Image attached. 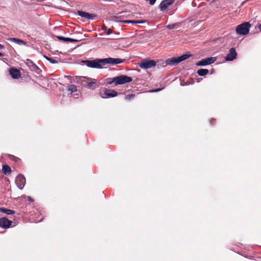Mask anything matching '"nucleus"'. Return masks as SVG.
Segmentation results:
<instances>
[{
	"label": "nucleus",
	"instance_id": "obj_7",
	"mask_svg": "<svg viewBox=\"0 0 261 261\" xmlns=\"http://www.w3.org/2000/svg\"><path fill=\"white\" fill-rule=\"evenodd\" d=\"M216 60V58L215 57H209L207 58L203 59L196 63L197 66H203L211 64L214 63Z\"/></svg>",
	"mask_w": 261,
	"mask_h": 261
},
{
	"label": "nucleus",
	"instance_id": "obj_28",
	"mask_svg": "<svg viewBox=\"0 0 261 261\" xmlns=\"http://www.w3.org/2000/svg\"><path fill=\"white\" fill-rule=\"evenodd\" d=\"M115 79V77H114L113 78H112V79H109V81L108 82V84H111L113 83H115V85L116 86V81H114Z\"/></svg>",
	"mask_w": 261,
	"mask_h": 261
},
{
	"label": "nucleus",
	"instance_id": "obj_29",
	"mask_svg": "<svg viewBox=\"0 0 261 261\" xmlns=\"http://www.w3.org/2000/svg\"><path fill=\"white\" fill-rule=\"evenodd\" d=\"M113 32V30L112 29H107L106 31V33L107 35H110Z\"/></svg>",
	"mask_w": 261,
	"mask_h": 261
},
{
	"label": "nucleus",
	"instance_id": "obj_22",
	"mask_svg": "<svg viewBox=\"0 0 261 261\" xmlns=\"http://www.w3.org/2000/svg\"><path fill=\"white\" fill-rule=\"evenodd\" d=\"M68 90L71 93L75 92L77 91L76 86L74 85H70L68 86Z\"/></svg>",
	"mask_w": 261,
	"mask_h": 261
},
{
	"label": "nucleus",
	"instance_id": "obj_6",
	"mask_svg": "<svg viewBox=\"0 0 261 261\" xmlns=\"http://www.w3.org/2000/svg\"><path fill=\"white\" fill-rule=\"evenodd\" d=\"M101 62H103V65H105V64L116 65L123 63L125 61V59L120 58H108L101 59Z\"/></svg>",
	"mask_w": 261,
	"mask_h": 261
},
{
	"label": "nucleus",
	"instance_id": "obj_21",
	"mask_svg": "<svg viewBox=\"0 0 261 261\" xmlns=\"http://www.w3.org/2000/svg\"><path fill=\"white\" fill-rule=\"evenodd\" d=\"M209 72L208 70L206 69H200L197 70V73L200 76H204Z\"/></svg>",
	"mask_w": 261,
	"mask_h": 261
},
{
	"label": "nucleus",
	"instance_id": "obj_34",
	"mask_svg": "<svg viewBox=\"0 0 261 261\" xmlns=\"http://www.w3.org/2000/svg\"><path fill=\"white\" fill-rule=\"evenodd\" d=\"M258 28H259V29L260 30V31H261V24H260L258 25Z\"/></svg>",
	"mask_w": 261,
	"mask_h": 261
},
{
	"label": "nucleus",
	"instance_id": "obj_25",
	"mask_svg": "<svg viewBox=\"0 0 261 261\" xmlns=\"http://www.w3.org/2000/svg\"><path fill=\"white\" fill-rule=\"evenodd\" d=\"M135 96L134 94H127L125 96V98L126 100H130L132 98H133Z\"/></svg>",
	"mask_w": 261,
	"mask_h": 261
},
{
	"label": "nucleus",
	"instance_id": "obj_15",
	"mask_svg": "<svg viewBox=\"0 0 261 261\" xmlns=\"http://www.w3.org/2000/svg\"><path fill=\"white\" fill-rule=\"evenodd\" d=\"M25 64L31 68L32 70L38 72V70H40V69L38 66L34 63V62L30 59H27L25 61Z\"/></svg>",
	"mask_w": 261,
	"mask_h": 261
},
{
	"label": "nucleus",
	"instance_id": "obj_33",
	"mask_svg": "<svg viewBox=\"0 0 261 261\" xmlns=\"http://www.w3.org/2000/svg\"><path fill=\"white\" fill-rule=\"evenodd\" d=\"M5 47L3 45L0 44V49H4Z\"/></svg>",
	"mask_w": 261,
	"mask_h": 261
},
{
	"label": "nucleus",
	"instance_id": "obj_4",
	"mask_svg": "<svg viewBox=\"0 0 261 261\" xmlns=\"http://www.w3.org/2000/svg\"><path fill=\"white\" fill-rule=\"evenodd\" d=\"M156 62L153 60L145 59L141 61L139 64V67L142 69H148L155 66Z\"/></svg>",
	"mask_w": 261,
	"mask_h": 261
},
{
	"label": "nucleus",
	"instance_id": "obj_3",
	"mask_svg": "<svg viewBox=\"0 0 261 261\" xmlns=\"http://www.w3.org/2000/svg\"><path fill=\"white\" fill-rule=\"evenodd\" d=\"M101 59H99L94 60H84L82 61V63L90 68H102L103 65V62H101Z\"/></svg>",
	"mask_w": 261,
	"mask_h": 261
},
{
	"label": "nucleus",
	"instance_id": "obj_24",
	"mask_svg": "<svg viewBox=\"0 0 261 261\" xmlns=\"http://www.w3.org/2000/svg\"><path fill=\"white\" fill-rule=\"evenodd\" d=\"M190 55L184 54L181 56L178 57V62H181L188 59L189 57H190Z\"/></svg>",
	"mask_w": 261,
	"mask_h": 261
},
{
	"label": "nucleus",
	"instance_id": "obj_13",
	"mask_svg": "<svg viewBox=\"0 0 261 261\" xmlns=\"http://www.w3.org/2000/svg\"><path fill=\"white\" fill-rule=\"evenodd\" d=\"M9 73L11 77L14 79H18L21 76L19 70L15 68H11L9 69Z\"/></svg>",
	"mask_w": 261,
	"mask_h": 261
},
{
	"label": "nucleus",
	"instance_id": "obj_8",
	"mask_svg": "<svg viewBox=\"0 0 261 261\" xmlns=\"http://www.w3.org/2000/svg\"><path fill=\"white\" fill-rule=\"evenodd\" d=\"M174 2L175 0H163L161 2L159 8L161 11H164L171 6Z\"/></svg>",
	"mask_w": 261,
	"mask_h": 261
},
{
	"label": "nucleus",
	"instance_id": "obj_12",
	"mask_svg": "<svg viewBox=\"0 0 261 261\" xmlns=\"http://www.w3.org/2000/svg\"><path fill=\"white\" fill-rule=\"evenodd\" d=\"M77 14L83 18H85L87 19H93L95 17L96 15L93 14H90L83 11H77Z\"/></svg>",
	"mask_w": 261,
	"mask_h": 261
},
{
	"label": "nucleus",
	"instance_id": "obj_9",
	"mask_svg": "<svg viewBox=\"0 0 261 261\" xmlns=\"http://www.w3.org/2000/svg\"><path fill=\"white\" fill-rule=\"evenodd\" d=\"M15 182L18 188L20 189H22L25 183V178L22 175H18L15 179Z\"/></svg>",
	"mask_w": 261,
	"mask_h": 261
},
{
	"label": "nucleus",
	"instance_id": "obj_31",
	"mask_svg": "<svg viewBox=\"0 0 261 261\" xmlns=\"http://www.w3.org/2000/svg\"><path fill=\"white\" fill-rule=\"evenodd\" d=\"M215 122H216V120H215V119H214V118H212V119L211 120V123L212 124H213H213H214V123H215Z\"/></svg>",
	"mask_w": 261,
	"mask_h": 261
},
{
	"label": "nucleus",
	"instance_id": "obj_18",
	"mask_svg": "<svg viewBox=\"0 0 261 261\" xmlns=\"http://www.w3.org/2000/svg\"><path fill=\"white\" fill-rule=\"evenodd\" d=\"M57 37L59 40L63 41L64 42H77L79 41V40L76 39L70 38H65L62 36H57Z\"/></svg>",
	"mask_w": 261,
	"mask_h": 261
},
{
	"label": "nucleus",
	"instance_id": "obj_35",
	"mask_svg": "<svg viewBox=\"0 0 261 261\" xmlns=\"http://www.w3.org/2000/svg\"><path fill=\"white\" fill-rule=\"evenodd\" d=\"M4 55L1 53H0V57H3Z\"/></svg>",
	"mask_w": 261,
	"mask_h": 261
},
{
	"label": "nucleus",
	"instance_id": "obj_23",
	"mask_svg": "<svg viewBox=\"0 0 261 261\" xmlns=\"http://www.w3.org/2000/svg\"><path fill=\"white\" fill-rule=\"evenodd\" d=\"M120 22L125 23H142L143 21H136L133 20H126L120 21Z\"/></svg>",
	"mask_w": 261,
	"mask_h": 261
},
{
	"label": "nucleus",
	"instance_id": "obj_17",
	"mask_svg": "<svg viewBox=\"0 0 261 261\" xmlns=\"http://www.w3.org/2000/svg\"><path fill=\"white\" fill-rule=\"evenodd\" d=\"M8 40L11 42H14L19 45H26V42L16 38H9L8 39Z\"/></svg>",
	"mask_w": 261,
	"mask_h": 261
},
{
	"label": "nucleus",
	"instance_id": "obj_27",
	"mask_svg": "<svg viewBox=\"0 0 261 261\" xmlns=\"http://www.w3.org/2000/svg\"><path fill=\"white\" fill-rule=\"evenodd\" d=\"M46 59L49 61L51 63H57V61L54 59H53L51 58H48V57H45Z\"/></svg>",
	"mask_w": 261,
	"mask_h": 261
},
{
	"label": "nucleus",
	"instance_id": "obj_10",
	"mask_svg": "<svg viewBox=\"0 0 261 261\" xmlns=\"http://www.w3.org/2000/svg\"><path fill=\"white\" fill-rule=\"evenodd\" d=\"M12 222L6 217L0 218V227L3 228H8L10 227Z\"/></svg>",
	"mask_w": 261,
	"mask_h": 261
},
{
	"label": "nucleus",
	"instance_id": "obj_14",
	"mask_svg": "<svg viewBox=\"0 0 261 261\" xmlns=\"http://www.w3.org/2000/svg\"><path fill=\"white\" fill-rule=\"evenodd\" d=\"M104 95H105L103 98L113 97L118 95V93L114 90L106 89L104 91Z\"/></svg>",
	"mask_w": 261,
	"mask_h": 261
},
{
	"label": "nucleus",
	"instance_id": "obj_1",
	"mask_svg": "<svg viewBox=\"0 0 261 261\" xmlns=\"http://www.w3.org/2000/svg\"><path fill=\"white\" fill-rule=\"evenodd\" d=\"M79 82H81L83 87H87L92 90L95 89L99 86L96 80L91 78L83 77L79 79Z\"/></svg>",
	"mask_w": 261,
	"mask_h": 261
},
{
	"label": "nucleus",
	"instance_id": "obj_30",
	"mask_svg": "<svg viewBox=\"0 0 261 261\" xmlns=\"http://www.w3.org/2000/svg\"><path fill=\"white\" fill-rule=\"evenodd\" d=\"M174 24H170L167 26V28L169 29H172L174 28Z\"/></svg>",
	"mask_w": 261,
	"mask_h": 261
},
{
	"label": "nucleus",
	"instance_id": "obj_26",
	"mask_svg": "<svg viewBox=\"0 0 261 261\" xmlns=\"http://www.w3.org/2000/svg\"><path fill=\"white\" fill-rule=\"evenodd\" d=\"M10 159L14 161L15 162H18V161L20 160V159L18 158H17L13 155H10Z\"/></svg>",
	"mask_w": 261,
	"mask_h": 261
},
{
	"label": "nucleus",
	"instance_id": "obj_5",
	"mask_svg": "<svg viewBox=\"0 0 261 261\" xmlns=\"http://www.w3.org/2000/svg\"><path fill=\"white\" fill-rule=\"evenodd\" d=\"M132 81L133 79L131 77L126 75H121L116 76L114 81H116V86H117L131 82Z\"/></svg>",
	"mask_w": 261,
	"mask_h": 261
},
{
	"label": "nucleus",
	"instance_id": "obj_16",
	"mask_svg": "<svg viewBox=\"0 0 261 261\" xmlns=\"http://www.w3.org/2000/svg\"><path fill=\"white\" fill-rule=\"evenodd\" d=\"M166 64L170 65H177L178 63L180 62H178V57H173L171 58H169L166 60Z\"/></svg>",
	"mask_w": 261,
	"mask_h": 261
},
{
	"label": "nucleus",
	"instance_id": "obj_2",
	"mask_svg": "<svg viewBox=\"0 0 261 261\" xmlns=\"http://www.w3.org/2000/svg\"><path fill=\"white\" fill-rule=\"evenodd\" d=\"M251 24L249 22H245L239 24L236 28V31L239 35H245L249 33Z\"/></svg>",
	"mask_w": 261,
	"mask_h": 261
},
{
	"label": "nucleus",
	"instance_id": "obj_11",
	"mask_svg": "<svg viewBox=\"0 0 261 261\" xmlns=\"http://www.w3.org/2000/svg\"><path fill=\"white\" fill-rule=\"evenodd\" d=\"M237 56V53L236 49L233 47L231 48L229 50V54L227 55L225 58V60L227 61H231L236 59Z\"/></svg>",
	"mask_w": 261,
	"mask_h": 261
},
{
	"label": "nucleus",
	"instance_id": "obj_20",
	"mask_svg": "<svg viewBox=\"0 0 261 261\" xmlns=\"http://www.w3.org/2000/svg\"><path fill=\"white\" fill-rule=\"evenodd\" d=\"M0 212L7 215H12L15 213V211L5 207H0Z\"/></svg>",
	"mask_w": 261,
	"mask_h": 261
},
{
	"label": "nucleus",
	"instance_id": "obj_32",
	"mask_svg": "<svg viewBox=\"0 0 261 261\" xmlns=\"http://www.w3.org/2000/svg\"><path fill=\"white\" fill-rule=\"evenodd\" d=\"M101 29L102 30H104V31H107V27L105 25H103L102 28H101Z\"/></svg>",
	"mask_w": 261,
	"mask_h": 261
},
{
	"label": "nucleus",
	"instance_id": "obj_36",
	"mask_svg": "<svg viewBox=\"0 0 261 261\" xmlns=\"http://www.w3.org/2000/svg\"><path fill=\"white\" fill-rule=\"evenodd\" d=\"M160 90V89H158V90H156V91H159Z\"/></svg>",
	"mask_w": 261,
	"mask_h": 261
},
{
	"label": "nucleus",
	"instance_id": "obj_19",
	"mask_svg": "<svg viewBox=\"0 0 261 261\" xmlns=\"http://www.w3.org/2000/svg\"><path fill=\"white\" fill-rule=\"evenodd\" d=\"M2 171L4 174L8 175L11 173V169L9 165H4L3 166Z\"/></svg>",
	"mask_w": 261,
	"mask_h": 261
}]
</instances>
